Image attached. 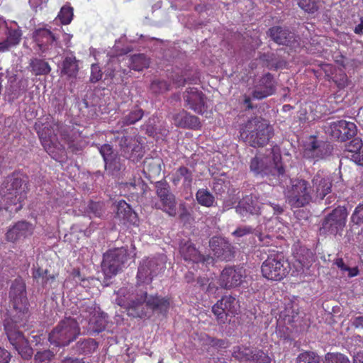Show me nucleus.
Returning <instances> with one entry per match:
<instances>
[{
    "instance_id": "obj_33",
    "label": "nucleus",
    "mask_w": 363,
    "mask_h": 363,
    "mask_svg": "<svg viewBox=\"0 0 363 363\" xmlns=\"http://www.w3.org/2000/svg\"><path fill=\"white\" fill-rule=\"evenodd\" d=\"M97 342L91 338L80 339L72 347L79 354H89L97 348Z\"/></svg>"
},
{
    "instance_id": "obj_6",
    "label": "nucleus",
    "mask_w": 363,
    "mask_h": 363,
    "mask_svg": "<svg viewBox=\"0 0 363 363\" xmlns=\"http://www.w3.org/2000/svg\"><path fill=\"white\" fill-rule=\"evenodd\" d=\"M26 184H23L21 176L13 173L4 180L1 191L2 194L7 196V199L11 200L13 204H19L16 208V211H18L22 208L21 202L26 197Z\"/></svg>"
},
{
    "instance_id": "obj_60",
    "label": "nucleus",
    "mask_w": 363,
    "mask_h": 363,
    "mask_svg": "<svg viewBox=\"0 0 363 363\" xmlns=\"http://www.w3.org/2000/svg\"><path fill=\"white\" fill-rule=\"evenodd\" d=\"M346 272H348L347 275L349 277H356L359 274V269L357 267L350 268L347 267V269H346Z\"/></svg>"
},
{
    "instance_id": "obj_47",
    "label": "nucleus",
    "mask_w": 363,
    "mask_h": 363,
    "mask_svg": "<svg viewBox=\"0 0 363 363\" xmlns=\"http://www.w3.org/2000/svg\"><path fill=\"white\" fill-rule=\"evenodd\" d=\"M47 269H42L40 268H38L35 269L33 272V277L36 281L42 285H44L47 283L49 279L48 275Z\"/></svg>"
},
{
    "instance_id": "obj_4",
    "label": "nucleus",
    "mask_w": 363,
    "mask_h": 363,
    "mask_svg": "<svg viewBox=\"0 0 363 363\" xmlns=\"http://www.w3.org/2000/svg\"><path fill=\"white\" fill-rule=\"evenodd\" d=\"M129 259L128 250L124 247L114 248L107 251L103 257L102 271L106 278L111 279L121 272Z\"/></svg>"
},
{
    "instance_id": "obj_37",
    "label": "nucleus",
    "mask_w": 363,
    "mask_h": 363,
    "mask_svg": "<svg viewBox=\"0 0 363 363\" xmlns=\"http://www.w3.org/2000/svg\"><path fill=\"white\" fill-rule=\"evenodd\" d=\"M162 210L169 216H174L176 214V203L174 196L171 194H165L164 192L160 191V197Z\"/></svg>"
},
{
    "instance_id": "obj_42",
    "label": "nucleus",
    "mask_w": 363,
    "mask_h": 363,
    "mask_svg": "<svg viewBox=\"0 0 363 363\" xmlns=\"http://www.w3.org/2000/svg\"><path fill=\"white\" fill-rule=\"evenodd\" d=\"M297 363H320V359L314 352H305L298 356Z\"/></svg>"
},
{
    "instance_id": "obj_58",
    "label": "nucleus",
    "mask_w": 363,
    "mask_h": 363,
    "mask_svg": "<svg viewBox=\"0 0 363 363\" xmlns=\"http://www.w3.org/2000/svg\"><path fill=\"white\" fill-rule=\"evenodd\" d=\"M61 363H85L82 359L73 358L70 357H65Z\"/></svg>"
},
{
    "instance_id": "obj_10",
    "label": "nucleus",
    "mask_w": 363,
    "mask_h": 363,
    "mask_svg": "<svg viewBox=\"0 0 363 363\" xmlns=\"http://www.w3.org/2000/svg\"><path fill=\"white\" fill-rule=\"evenodd\" d=\"M4 328L11 345L18 353L23 359L30 358L33 354V350L23 333L18 330L16 324L7 321L4 324Z\"/></svg>"
},
{
    "instance_id": "obj_55",
    "label": "nucleus",
    "mask_w": 363,
    "mask_h": 363,
    "mask_svg": "<svg viewBox=\"0 0 363 363\" xmlns=\"http://www.w3.org/2000/svg\"><path fill=\"white\" fill-rule=\"evenodd\" d=\"M130 185L133 186L136 190H139L140 193H142L144 191L145 189V184L143 181L141 179V178H134L133 182H130ZM139 194V192H137Z\"/></svg>"
},
{
    "instance_id": "obj_59",
    "label": "nucleus",
    "mask_w": 363,
    "mask_h": 363,
    "mask_svg": "<svg viewBox=\"0 0 363 363\" xmlns=\"http://www.w3.org/2000/svg\"><path fill=\"white\" fill-rule=\"evenodd\" d=\"M335 264L342 272H346V269H347V267L345 265L342 259L341 258L337 259L335 262Z\"/></svg>"
},
{
    "instance_id": "obj_38",
    "label": "nucleus",
    "mask_w": 363,
    "mask_h": 363,
    "mask_svg": "<svg viewBox=\"0 0 363 363\" xmlns=\"http://www.w3.org/2000/svg\"><path fill=\"white\" fill-rule=\"evenodd\" d=\"M116 217L121 220H130L134 213L125 201H120L116 206Z\"/></svg>"
},
{
    "instance_id": "obj_61",
    "label": "nucleus",
    "mask_w": 363,
    "mask_h": 363,
    "mask_svg": "<svg viewBox=\"0 0 363 363\" xmlns=\"http://www.w3.org/2000/svg\"><path fill=\"white\" fill-rule=\"evenodd\" d=\"M354 363H363V352H357L354 355Z\"/></svg>"
},
{
    "instance_id": "obj_27",
    "label": "nucleus",
    "mask_w": 363,
    "mask_h": 363,
    "mask_svg": "<svg viewBox=\"0 0 363 363\" xmlns=\"http://www.w3.org/2000/svg\"><path fill=\"white\" fill-rule=\"evenodd\" d=\"M173 119L174 124L178 127L191 129H199L201 128V122L199 118L184 111L175 114Z\"/></svg>"
},
{
    "instance_id": "obj_48",
    "label": "nucleus",
    "mask_w": 363,
    "mask_h": 363,
    "mask_svg": "<svg viewBox=\"0 0 363 363\" xmlns=\"http://www.w3.org/2000/svg\"><path fill=\"white\" fill-rule=\"evenodd\" d=\"M351 222L356 225L363 223V203H359L355 208L351 216Z\"/></svg>"
},
{
    "instance_id": "obj_57",
    "label": "nucleus",
    "mask_w": 363,
    "mask_h": 363,
    "mask_svg": "<svg viewBox=\"0 0 363 363\" xmlns=\"http://www.w3.org/2000/svg\"><path fill=\"white\" fill-rule=\"evenodd\" d=\"M10 359V353L5 349L0 347V363H9Z\"/></svg>"
},
{
    "instance_id": "obj_19",
    "label": "nucleus",
    "mask_w": 363,
    "mask_h": 363,
    "mask_svg": "<svg viewBox=\"0 0 363 363\" xmlns=\"http://www.w3.org/2000/svg\"><path fill=\"white\" fill-rule=\"evenodd\" d=\"M240 306L235 297L225 296L219 300L212 308V311L218 319H223L225 316L234 314Z\"/></svg>"
},
{
    "instance_id": "obj_13",
    "label": "nucleus",
    "mask_w": 363,
    "mask_h": 363,
    "mask_svg": "<svg viewBox=\"0 0 363 363\" xmlns=\"http://www.w3.org/2000/svg\"><path fill=\"white\" fill-rule=\"evenodd\" d=\"M104 163L105 170L108 174L116 175L125 168L124 160L116 152L111 145L104 144L98 147Z\"/></svg>"
},
{
    "instance_id": "obj_23",
    "label": "nucleus",
    "mask_w": 363,
    "mask_h": 363,
    "mask_svg": "<svg viewBox=\"0 0 363 363\" xmlns=\"http://www.w3.org/2000/svg\"><path fill=\"white\" fill-rule=\"evenodd\" d=\"M82 316L88 319L89 325L94 332L99 333L105 329L107 323L106 313H99L90 307L89 311H84Z\"/></svg>"
},
{
    "instance_id": "obj_54",
    "label": "nucleus",
    "mask_w": 363,
    "mask_h": 363,
    "mask_svg": "<svg viewBox=\"0 0 363 363\" xmlns=\"http://www.w3.org/2000/svg\"><path fill=\"white\" fill-rule=\"evenodd\" d=\"M274 236V235H269V234L264 235V234L260 233L258 235V238H259V242L263 245L268 246V245H270L272 244V240H273Z\"/></svg>"
},
{
    "instance_id": "obj_1",
    "label": "nucleus",
    "mask_w": 363,
    "mask_h": 363,
    "mask_svg": "<svg viewBox=\"0 0 363 363\" xmlns=\"http://www.w3.org/2000/svg\"><path fill=\"white\" fill-rule=\"evenodd\" d=\"M157 261L155 259H144L140 264L137 274L138 282L144 283L149 287L140 294H131L128 298L119 297L118 304L126 309L128 314L134 318H142L147 315L146 308L156 309L159 306V298L151 293L150 284L152 278L157 276Z\"/></svg>"
},
{
    "instance_id": "obj_40",
    "label": "nucleus",
    "mask_w": 363,
    "mask_h": 363,
    "mask_svg": "<svg viewBox=\"0 0 363 363\" xmlns=\"http://www.w3.org/2000/svg\"><path fill=\"white\" fill-rule=\"evenodd\" d=\"M196 199L198 203L206 207H211L215 202V198L206 189H200L196 194Z\"/></svg>"
},
{
    "instance_id": "obj_51",
    "label": "nucleus",
    "mask_w": 363,
    "mask_h": 363,
    "mask_svg": "<svg viewBox=\"0 0 363 363\" xmlns=\"http://www.w3.org/2000/svg\"><path fill=\"white\" fill-rule=\"evenodd\" d=\"M177 177L179 179H182L183 178L184 179V182L189 185L190 184V183L191 182V179H192V177H191V172L189 171V169L186 167H180L177 172Z\"/></svg>"
},
{
    "instance_id": "obj_17",
    "label": "nucleus",
    "mask_w": 363,
    "mask_h": 363,
    "mask_svg": "<svg viewBox=\"0 0 363 363\" xmlns=\"http://www.w3.org/2000/svg\"><path fill=\"white\" fill-rule=\"evenodd\" d=\"M312 182L311 192L316 199H323L331 191L332 176L328 172H318L313 177Z\"/></svg>"
},
{
    "instance_id": "obj_63",
    "label": "nucleus",
    "mask_w": 363,
    "mask_h": 363,
    "mask_svg": "<svg viewBox=\"0 0 363 363\" xmlns=\"http://www.w3.org/2000/svg\"><path fill=\"white\" fill-rule=\"evenodd\" d=\"M169 305V302L168 301V300L160 299V313H162V311H166Z\"/></svg>"
},
{
    "instance_id": "obj_5",
    "label": "nucleus",
    "mask_w": 363,
    "mask_h": 363,
    "mask_svg": "<svg viewBox=\"0 0 363 363\" xmlns=\"http://www.w3.org/2000/svg\"><path fill=\"white\" fill-rule=\"evenodd\" d=\"M250 169L256 174H272L277 175L281 180L284 177V169L279 155L273 154L267 157L257 155L250 162Z\"/></svg>"
},
{
    "instance_id": "obj_24",
    "label": "nucleus",
    "mask_w": 363,
    "mask_h": 363,
    "mask_svg": "<svg viewBox=\"0 0 363 363\" xmlns=\"http://www.w3.org/2000/svg\"><path fill=\"white\" fill-rule=\"evenodd\" d=\"M33 225L25 221L16 223L6 233V238L9 241L16 242L19 240L25 238L33 233Z\"/></svg>"
},
{
    "instance_id": "obj_56",
    "label": "nucleus",
    "mask_w": 363,
    "mask_h": 363,
    "mask_svg": "<svg viewBox=\"0 0 363 363\" xmlns=\"http://www.w3.org/2000/svg\"><path fill=\"white\" fill-rule=\"evenodd\" d=\"M252 232V228L243 227L239 228L233 233V235L235 237H242L245 235L250 234Z\"/></svg>"
},
{
    "instance_id": "obj_31",
    "label": "nucleus",
    "mask_w": 363,
    "mask_h": 363,
    "mask_svg": "<svg viewBox=\"0 0 363 363\" xmlns=\"http://www.w3.org/2000/svg\"><path fill=\"white\" fill-rule=\"evenodd\" d=\"M181 253L185 260L193 262H204L206 261L204 256L201 255L191 243H186L181 247Z\"/></svg>"
},
{
    "instance_id": "obj_46",
    "label": "nucleus",
    "mask_w": 363,
    "mask_h": 363,
    "mask_svg": "<svg viewBox=\"0 0 363 363\" xmlns=\"http://www.w3.org/2000/svg\"><path fill=\"white\" fill-rule=\"evenodd\" d=\"M55 357V354L50 350L38 351L35 354L34 359L37 362H50Z\"/></svg>"
},
{
    "instance_id": "obj_12",
    "label": "nucleus",
    "mask_w": 363,
    "mask_h": 363,
    "mask_svg": "<svg viewBox=\"0 0 363 363\" xmlns=\"http://www.w3.org/2000/svg\"><path fill=\"white\" fill-rule=\"evenodd\" d=\"M347 216L345 208H335L323 220L322 228L320 229V233L332 235L339 233L345 225Z\"/></svg>"
},
{
    "instance_id": "obj_3",
    "label": "nucleus",
    "mask_w": 363,
    "mask_h": 363,
    "mask_svg": "<svg viewBox=\"0 0 363 363\" xmlns=\"http://www.w3.org/2000/svg\"><path fill=\"white\" fill-rule=\"evenodd\" d=\"M78 321L72 317L60 320L49 333L48 340L56 347H67L80 335Z\"/></svg>"
},
{
    "instance_id": "obj_7",
    "label": "nucleus",
    "mask_w": 363,
    "mask_h": 363,
    "mask_svg": "<svg viewBox=\"0 0 363 363\" xmlns=\"http://www.w3.org/2000/svg\"><path fill=\"white\" fill-rule=\"evenodd\" d=\"M265 211L274 215L281 213L282 208L280 206L273 204L271 202H259L257 197L252 196H247L243 198L236 207V212L242 218L247 217L250 214H258Z\"/></svg>"
},
{
    "instance_id": "obj_43",
    "label": "nucleus",
    "mask_w": 363,
    "mask_h": 363,
    "mask_svg": "<svg viewBox=\"0 0 363 363\" xmlns=\"http://www.w3.org/2000/svg\"><path fill=\"white\" fill-rule=\"evenodd\" d=\"M57 17L62 24H69L73 18V9L70 6H62Z\"/></svg>"
},
{
    "instance_id": "obj_64",
    "label": "nucleus",
    "mask_w": 363,
    "mask_h": 363,
    "mask_svg": "<svg viewBox=\"0 0 363 363\" xmlns=\"http://www.w3.org/2000/svg\"><path fill=\"white\" fill-rule=\"evenodd\" d=\"M354 33L357 34H360L363 31V20L361 21L360 23H359L357 26H355Z\"/></svg>"
},
{
    "instance_id": "obj_2",
    "label": "nucleus",
    "mask_w": 363,
    "mask_h": 363,
    "mask_svg": "<svg viewBox=\"0 0 363 363\" xmlns=\"http://www.w3.org/2000/svg\"><path fill=\"white\" fill-rule=\"evenodd\" d=\"M272 135V128L262 118L249 120L241 128L240 136L252 147L264 146Z\"/></svg>"
},
{
    "instance_id": "obj_36",
    "label": "nucleus",
    "mask_w": 363,
    "mask_h": 363,
    "mask_svg": "<svg viewBox=\"0 0 363 363\" xmlns=\"http://www.w3.org/2000/svg\"><path fill=\"white\" fill-rule=\"evenodd\" d=\"M125 58L128 61L129 67L135 71H141L149 66V59L143 54L126 56Z\"/></svg>"
},
{
    "instance_id": "obj_9",
    "label": "nucleus",
    "mask_w": 363,
    "mask_h": 363,
    "mask_svg": "<svg viewBox=\"0 0 363 363\" xmlns=\"http://www.w3.org/2000/svg\"><path fill=\"white\" fill-rule=\"evenodd\" d=\"M262 273L269 280L280 281L289 272V264L283 255L276 253L271 255L262 264Z\"/></svg>"
},
{
    "instance_id": "obj_32",
    "label": "nucleus",
    "mask_w": 363,
    "mask_h": 363,
    "mask_svg": "<svg viewBox=\"0 0 363 363\" xmlns=\"http://www.w3.org/2000/svg\"><path fill=\"white\" fill-rule=\"evenodd\" d=\"M79 72L77 60L74 56H67L62 62L61 74L69 78H75Z\"/></svg>"
},
{
    "instance_id": "obj_8",
    "label": "nucleus",
    "mask_w": 363,
    "mask_h": 363,
    "mask_svg": "<svg viewBox=\"0 0 363 363\" xmlns=\"http://www.w3.org/2000/svg\"><path fill=\"white\" fill-rule=\"evenodd\" d=\"M289 203L294 208L302 207L312 199L311 188L304 179H291V186L286 191Z\"/></svg>"
},
{
    "instance_id": "obj_18",
    "label": "nucleus",
    "mask_w": 363,
    "mask_h": 363,
    "mask_svg": "<svg viewBox=\"0 0 363 363\" xmlns=\"http://www.w3.org/2000/svg\"><path fill=\"white\" fill-rule=\"evenodd\" d=\"M9 296L13 308L20 312H24L27 309L26 285L21 279H15L13 282Z\"/></svg>"
},
{
    "instance_id": "obj_16",
    "label": "nucleus",
    "mask_w": 363,
    "mask_h": 363,
    "mask_svg": "<svg viewBox=\"0 0 363 363\" xmlns=\"http://www.w3.org/2000/svg\"><path fill=\"white\" fill-rule=\"evenodd\" d=\"M118 145L125 158L137 162L143 157L142 145L135 137L122 136Z\"/></svg>"
},
{
    "instance_id": "obj_41",
    "label": "nucleus",
    "mask_w": 363,
    "mask_h": 363,
    "mask_svg": "<svg viewBox=\"0 0 363 363\" xmlns=\"http://www.w3.org/2000/svg\"><path fill=\"white\" fill-rule=\"evenodd\" d=\"M253 350L245 346L234 347L233 356L240 360H251Z\"/></svg>"
},
{
    "instance_id": "obj_20",
    "label": "nucleus",
    "mask_w": 363,
    "mask_h": 363,
    "mask_svg": "<svg viewBox=\"0 0 363 363\" xmlns=\"http://www.w3.org/2000/svg\"><path fill=\"white\" fill-rule=\"evenodd\" d=\"M0 29L3 30V34L6 35L4 39L0 40V52H8L19 45L22 36L21 30L9 28L6 23H2Z\"/></svg>"
},
{
    "instance_id": "obj_28",
    "label": "nucleus",
    "mask_w": 363,
    "mask_h": 363,
    "mask_svg": "<svg viewBox=\"0 0 363 363\" xmlns=\"http://www.w3.org/2000/svg\"><path fill=\"white\" fill-rule=\"evenodd\" d=\"M269 33V35L275 43L279 45H286L291 47L294 46V42L292 40V38H294V34L289 33L288 30L277 26L270 28Z\"/></svg>"
},
{
    "instance_id": "obj_30",
    "label": "nucleus",
    "mask_w": 363,
    "mask_h": 363,
    "mask_svg": "<svg viewBox=\"0 0 363 363\" xmlns=\"http://www.w3.org/2000/svg\"><path fill=\"white\" fill-rule=\"evenodd\" d=\"M124 60L126 61L124 56L111 57L106 65V76L111 79H114L116 77L118 72H121L123 75L127 74L128 72V70L126 69H122L120 65L121 62Z\"/></svg>"
},
{
    "instance_id": "obj_39",
    "label": "nucleus",
    "mask_w": 363,
    "mask_h": 363,
    "mask_svg": "<svg viewBox=\"0 0 363 363\" xmlns=\"http://www.w3.org/2000/svg\"><path fill=\"white\" fill-rule=\"evenodd\" d=\"M347 150L352 152L353 160L358 164H363V149L362 150L361 141L355 139L350 143L347 147Z\"/></svg>"
},
{
    "instance_id": "obj_14",
    "label": "nucleus",
    "mask_w": 363,
    "mask_h": 363,
    "mask_svg": "<svg viewBox=\"0 0 363 363\" xmlns=\"http://www.w3.org/2000/svg\"><path fill=\"white\" fill-rule=\"evenodd\" d=\"M332 152L331 145L324 141L317 140L314 136H310L304 143V156L308 158L322 159L329 155Z\"/></svg>"
},
{
    "instance_id": "obj_35",
    "label": "nucleus",
    "mask_w": 363,
    "mask_h": 363,
    "mask_svg": "<svg viewBox=\"0 0 363 363\" xmlns=\"http://www.w3.org/2000/svg\"><path fill=\"white\" fill-rule=\"evenodd\" d=\"M29 66L31 68L32 72L35 76L47 75L51 71V67L48 62L39 58L31 59Z\"/></svg>"
},
{
    "instance_id": "obj_21",
    "label": "nucleus",
    "mask_w": 363,
    "mask_h": 363,
    "mask_svg": "<svg viewBox=\"0 0 363 363\" xmlns=\"http://www.w3.org/2000/svg\"><path fill=\"white\" fill-rule=\"evenodd\" d=\"M209 245L214 256L218 258L228 260L233 256V247L224 238L213 237L210 240Z\"/></svg>"
},
{
    "instance_id": "obj_53",
    "label": "nucleus",
    "mask_w": 363,
    "mask_h": 363,
    "mask_svg": "<svg viewBox=\"0 0 363 363\" xmlns=\"http://www.w3.org/2000/svg\"><path fill=\"white\" fill-rule=\"evenodd\" d=\"M334 81L339 88L342 89L347 85L348 79L346 74L343 73L340 74L339 77L335 76Z\"/></svg>"
},
{
    "instance_id": "obj_11",
    "label": "nucleus",
    "mask_w": 363,
    "mask_h": 363,
    "mask_svg": "<svg viewBox=\"0 0 363 363\" xmlns=\"http://www.w3.org/2000/svg\"><path fill=\"white\" fill-rule=\"evenodd\" d=\"M33 38L42 53L52 52L55 55L60 53V45L57 41V38L50 30L46 28L37 29L33 33Z\"/></svg>"
},
{
    "instance_id": "obj_50",
    "label": "nucleus",
    "mask_w": 363,
    "mask_h": 363,
    "mask_svg": "<svg viewBox=\"0 0 363 363\" xmlns=\"http://www.w3.org/2000/svg\"><path fill=\"white\" fill-rule=\"evenodd\" d=\"M89 209L95 217L100 218L104 213V204L99 202H91L89 205Z\"/></svg>"
},
{
    "instance_id": "obj_15",
    "label": "nucleus",
    "mask_w": 363,
    "mask_h": 363,
    "mask_svg": "<svg viewBox=\"0 0 363 363\" xmlns=\"http://www.w3.org/2000/svg\"><path fill=\"white\" fill-rule=\"evenodd\" d=\"M326 132L333 138L345 141L354 136L357 133V127L352 122L341 120L330 123Z\"/></svg>"
},
{
    "instance_id": "obj_52",
    "label": "nucleus",
    "mask_w": 363,
    "mask_h": 363,
    "mask_svg": "<svg viewBox=\"0 0 363 363\" xmlns=\"http://www.w3.org/2000/svg\"><path fill=\"white\" fill-rule=\"evenodd\" d=\"M251 360L257 362V363H269L270 358L262 351H257V353L252 354Z\"/></svg>"
},
{
    "instance_id": "obj_34",
    "label": "nucleus",
    "mask_w": 363,
    "mask_h": 363,
    "mask_svg": "<svg viewBox=\"0 0 363 363\" xmlns=\"http://www.w3.org/2000/svg\"><path fill=\"white\" fill-rule=\"evenodd\" d=\"M143 114L144 113L143 109L138 107H135L128 114L119 120L117 125L122 128L125 125L135 124L143 118Z\"/></svg>"
},
{
    "instance_id": "obj_49",
    "label": "nucleus",
    "mask_w": 363,
    "mask_h": 363,
    "mask_svg": "<svg viewBox=\"0 0 363 363\" xmlns=\"http://www.w3.org/2000/svg\"><path fill=\"white\" fill-rule=\"evenodd\" d=\"M103 72L98 64H92L91 66V75L89 81L91 83H96L101 79Z\"/></svg>"
},
{
    "instance_id": "obj_22",
    "label": "nucleus",
    "mask_w": 363,
    "mask_h": 363,
    "mask_svg": "<svg viewBox=\"0 0 363 363\" xmlns=\"http://www.w3.org/2000/svg\"><path fill=\"white\" fill-rule=\"evenodd\" d=\"M184 97L189 108L197 113H204L206 105L202 92L199 91L196 88H190L186 91Z\"/></svg>"
},
{
    "instance_id": "obj_25",
    "label": "nucleus",
    "mask_w": 363,
    "mask_h": 363,
    "mask_svg": "<svg viewBox=\"0 0 363 363\" xmlns=\"http://www.w3.org/2000/svg\"><path fill=\"white\" fill-rule=\"evenodd\" d=\"M274 91V83L272 74H267L259 80L252 93L254 99H262L272 95Z\"/></svg>"
},
{
    "instance_id": "obj_26",
    "label": "nucleus",
    "mask_w": 363,
    "mask_h": 363,
    "mask_svg": "<svg viewBox=\"0 0 363 363\" xmlns=\"http://www.w3.org/2000/svg\"><path fill=\"white\" fill-rule=\"evenodd\" d=\"M242 278V272L241 269L225 268L220 275V285L225 288L235 287L241 283Z\"/></svg>"
},
{
    "instance_id": "obj_62",
    "label": "nucleus",
    "mask_w": 363,
    "mask_h": 363,
    "mask_svg": "<svg viewBox=\"0 0 363 363\" xmlns=\"http://www.w3.org/2000/svg\"><path fill=\"white\" fill-rule=\"evenodd\" d=\"M273 224H278L277 218H272L267 220L266 223V227L268 228L269 231H273V230H271Z\"/></svg>"
},
{
    "instance_id": "obj_44",
    "label": "nucleus",
    "mask_w": 363,
    "mask_h": 363,
    "mask_svg": "<svg viewBox=\"0 0 363 363\" xmlns=\"http://www.w3.org/2000/svg\"><path fill=\"white\" fill-rule=\"evenodd\" d=\"M325 363H350L349 359L341 353H328L325 356Z\"/></svg>"
},
{
    "instance_id": "obj_29",
    "label": "nucleus",
    "mask_w": 363,
    "mask_h": 363,
    "mask_svg": "<svg viewBox=\"0 0 363 363\" xmlns=\"http://www.w3.org/2000/svg\"><path fill=\"white\" fill-rule=\"evenodd\" d=\"M57 132L62 138L67 143L68 148L72 152H77L82 149V145L74 135L70 134V127L64 125H56Z\"/></svg>"
},
{
    "instance_id": "obj_45",
    "label": "nucleus",
    "mask_w": 363,
    "mask_h": 363,
    "mask_svg": "<svg viewBox=\"0 0 363 363\" xmlns=\"http://www.w3.org/2000/svg\"><path fill=\"white\" fill-rule=\"evenodd\" d=\"M300 8L308 13H314L318 9L315 0H296Z\"/></svg>"
}]
</instances>
